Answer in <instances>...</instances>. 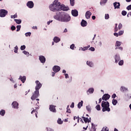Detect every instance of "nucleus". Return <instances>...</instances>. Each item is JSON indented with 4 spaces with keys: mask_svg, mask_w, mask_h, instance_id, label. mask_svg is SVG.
Masks as SVG:
<instances>
[{
    "mask_svg": "<svg viewBox=\"0 0 131 131\" xmlns=\"http://www.w3.org/2000/svg\"><path fill=\"white\" fill-rule=\"evenodd\" d=\"M90 47H91V46L90 45H89L87 47L81 48V50H82V51H86L90 48Z\"/></svg>",
    "mask_w": 131,
    "mask_h": 131,
    "instance_id": "cd10ccee",
    "label": "nucleus"
},
{
    "mask_svg": "<svg viewBox=\"0 0 131 131\" xmlns=\"http://www.w3.org/2000/svg\"><path fill=\"white\" fill-rule=\"evenodd\" d=\"M35 83L36 84V85L35 86V90L36 91H39V89L42 86L41 83H40L39 81H38V80H36L35 81Z\"/></svg>",
    "mask_w": 131,
    "mask_h": 131,
    "instance_id": "0eeeda50",
    "label": "nucleus"
},
{
    "mask_svg": "<svg viewBox=\"0 0 131 131\" xmlns=\"http://www.w3.org/2000/svg\"><path fill=\"white\" fill-rule=\"evenodd\" d=\"M101 107H102V112H105L107 111V112H110V104L108 101H102L101 103Z\"/></svg>",
    "mask_w": 131,
    "mask_h": 131,
    "instance_id": "7ed1b4c3",
    "label": "nucleus"
},
{
    "mask_svg": "<svg viewBox=\"0 0 131 131\" xmlns=\"http://www.w3.org/2000/svg\"><path fill=\"white\" fill-rule=\"evenodd\" d=\"M57 123L58 124H62L63 123V121H61L60 118H59L57 120Z\"/></svg>",
    "mask_w": 131,
    "mask_h": 131,
    "instance_id": "473e14b6",
    "label": "nucleus"
},
{
    "mask_svg": "<svg viewBox=\"0 0 131 131\" xmlns=\"http://www.w3.org/2000/svg\"><path fill=\"white\" fill-rule=\"evenodd\" d=\"M120 46H121V43L120 41H117L116 42L115 47H120Z\"/></svg>",
    "mask_w": 131,
    "mask_h": 131,
    "instance_id": "c756f323",
    "label": "nucleus"
},
{
    "mask_svg": "<svg viewBox=\"0 0 131 131\" xmlns=\"http://www.w3.org/2000/svg\"><path fill=\"white\" fill-rule=\"evenodd\" d=\"M32 28H33V29H37V27H36V26H33V27H32Z\"/></svg>",
    "mask_w": 131,
    "mask_h": 131,
    "instance_id": "338daca9",
    "label": "nucleus"
},
{
    "mask_svg": "<svg viewBox=\"0 0 131 131\" xmlns=\"http://www.w3.org/2000/svg\"><path fill=\"white\" fill-rule=\"evenodd\" d=\"M60 7V2L58 0L54 1L53 4L49 6V9L52 12H58Z\"/></svg>",
    "mask_w": 131,
    "mask_h": 131,
    "instance_id": "f03ea898",
    "label": "nucleus"
},
{
    "mask_svg": "<svg viewBox=\"0 0 131 131\" xmlns=\"http://www.w3.org/2000/svg\"><path fill=\"white\" fill-rule=\"evenodd\" d=\"M114 35L115 36H116V37H118V35H119V34L117 33H114Z\"/></svg>",
    "mask_w": 131,
    "mask_h": 131,
    "instance_id": "680f3d73",
    "label": "nucleus"
},
{
    "mask_svg": "<svg viewBox=\"0 0 131 131\" xmlns=\"http://www.w3.org/2000/svg\"><path fill=\"white\" fill-rule=\"evenodd\" d=\"M86 64H87V65H88V66H90V67H94V63H93V62H92L91 61H87Z\"/></svg>",
    "mask_w": 131,
    "mask_h": 131,
    "instance_id": "4be33fe9",
    "label": "nucleus"
},
{
    "mask_svg": "<svg viewBox=\"0 0 131 131\" xmlns=\"http://www.w3.org/2000/svg\"><path fill=\"white\" fill-rule=\"evenodd\" d=\"M16 28H17V30H16V31L18 32V31H20V29H21V25H18L16 26Z\"/></svg>",
    "mask_w": 131,
    "mask_h": 131,
    "instance_id": "4c0bfd02",
    "label": "nucleus"
},
{
    "mask_svg": "<svg viewBox=\"0 0 131 131\" xmlns=\"http://www.w3.org/2000/svg\"><path fill=\"white\" fill-rule=\"evenodd\" d=\"M92 19L93 20H95L96 19V16L95 15L92 16Z\"/></svg>",
    "mask_w": 131,
    "mask_h": 131,
    "instance_id": "69168bd1",
    "label": "nucleus"
},
{
    "mask_svg": "<svg viewBox=\"0 0 131 131\" xmlns=\"http://www.w3.org/2000/svg\"><path fill=\"white\" fill-rule=\"evenodd\" d=\"M127 14V12L126 11L123 10L122 11V16H125Z\"/></svg>",
    "mask_w": 131,
    "mask_h": 131,
    "instance_id": "ea45409f",
    "label": "nucleus"
},
{
    "mask_svg": "<svg viewBox=\"0 0 131 131\" xmlns=\"http://www.w3.org/2000/svg\"><path fill=\"white\" fill-rule=\"evenodd\" d=\"M108 128L106 127L105 128H103L101 131H108Z\"/></svg>",
    "mask_w": 131,
    "mask_h": 131,
    "instance_id": "bf43d9fd",
    "label": "nucleus"
},
{
    "mask_svg": "<svg viewBox=\"0 0 131 131\" xmlns=\"http://www.w3.org/2000/svg\"><path fill=\"white\" fill-rule=\"evenodd\" d=\"M38 108L36 107L35 110L33 108V110L31 112V114H33V113H35V116L36 117V118H37V114H38Z\"/></svg>",
    "mask_w": 131,
    "mask_h": 131,
    "instance_id": "ddd939ff",
    "label": "nucleus"
},
{
    "mask_svg": "<svg viewBox=\"0 0 131 131\" xmlns=\"http://www.w3.org/2000/svg\"><path fill=\"white\" fill-rule=\"evenodd\" d=\"M39 60H40L41 63H46V57L42 55L39 56Z\"/></svg>",
    "mask_w": 131,
    "mask_h": 131,
    "instance_id": "4468645a",
    "label": "nucleus"
},
{
    "mask_svg": "<svg viewBox=\"0 0 131 131\" xmlns=\"http://www.w3.org/2000/svg\"><path fill=\"white\" fill-rule=\"evenodd\" d=\"M124 89H125V88H124V87L121 86L120 88L121 92H124Z\"/></svg>",
    "mask_w": 131,
    "mask_h": 131,
    "instance_id": "13d9d810",
    "label": "nucleus"
},
{
    "mask_svg": "<svg viewBox=\"0 0 131 131\" xmlns=\"http://www.w3.org/2000/svg\"><path fill=\"white\" fill-rule=\"evenodd\" d=\"M67 113H71V110H70V108H69V105L67 106Z\"/></svg>",
    "mask_w": 131,
    "mask_h": 131,
    "instance_id": "e433bc0d",
    "label": "nucleus"
},
{
    "mask_svg": "<svg viewBox=\"0 0 131 131\" xmlns=\"http://www.w3.org/2000/svg\"><path fill=\"white\" fill-rule=\"evenodd\" d=\"M19 104L16 101H14L12 103V106L14 109H18V106Z\"/></svg>",
    "mask_w": 131,
    "mask_h": 131,
    "instance_id": "2eb2a0df",
    "label": "nucleus"
},
{
    "mask_svg": "<svg viewBox=\"0 0 131 131\" xmlns=\"http://www.w3.org/2000/svg\"><path fill=\"white\" fill-rule=\"evenodd\" d=\"M82 105H83V101H81V102H79L78 104V108L79 109H80V108H81V107H82Z\"/></svg>",
    "mask_w": 131,
    "mask_h": 131,
    "instance_id": "5701e85b",
    "label": "nucleus"
},
{
    "mask_svg": "<svg viewBox=\"0 0 131 131\" xmlns=\"http://www.w3.org/2000/svg\"><path fill=\"white\" fill-rule=\"evenodd\" d=\"M110 95L108 94H105L103 95L102 100H103V101H108V99H110Z\"/></svg>",
    "mask_w": 131,
    "mask_h": 131,
    "instance_id": "1a4fd4ad",
    "label": "nucleus"
},
{
    "mask_svg": "<svg viewBox=\"0 0 131 131\" xmlns=\"http://www.w3.org/2000/svg\"><path fill=\"white\" fill-rule=\"evenodd\" d=\"M124 32L123 31H120L118 33V34L119 36L122 35V34H123Z\"/></svg>",
    "mask_w": 131,
    "mask_h": 131,
    "instance_id": "09e8293b",
    "label": "nucleus"
},
{
    "mask_svg": "<svg viewBox=\"0 0 131 131\" xmlns=\"http://www.w3.org/2000/svg\"><path fill=\"white\" fill-rule=\"evenodd\" d=\"M96 109H97L98 111H100V110H101V106L99 104H97L96 106Z\"/></svg>",
    "mask_w": 131,
    "mask_h": 131,
    "instance_id": "2f4dec72",
    "label": "nucleus"
},
{
    "mask_svg": "<svg viewBox=\"0 0 131 131\" xmlns=\"http://www.w3.org/2000/svg\"><path fill=\"white\" fill-rule=\"evenodd\" d=\"M119 65L120 66H122V65H123V60H120L119 62Z\"/></svg>",
    "mask_w": 131,
    "mask_h": 131,
    "instance_id": "c03bdc74",
    "label": "nucleus"
},
{
    "mask_svg": "<svg viewBox=\"0 0 131 131\" xmlns=\"http://www.w3.org/2000/svg\"><path fill=\"white\" fill-rule=\"evenodd\" d=\"M126 9H127V10H128V11H129V10H131V5L128 6L126 7Z\"/></svg>",
    "mask_w": 131,
    "mask_h": 131,
    "instance_id": "5fc2aeb1",
    "label": "nucleus"
},
{
    "mask_svg": "<svg viewBox=\"0 0 131 131\" xmlns=\"http://www.w3.org/2000/svg\"><path fill=\"white\" fill-rule=\"evenodd\" d=\"M117 49H119V50H120L121 51H122V50H123V48L122 47H120L119 48L116 47L115 48V50H117Z\"/></svg>",
    "mask_w": 131,
    "mask_h": 131,
    "instance_id": "4d7b16f0",
    "label": "nucleus"
},
{
    "mask_svg": "<svg viewBox=\"0 0 131 131\" xmlns=\"http://www.w3.org/2000/svg\"><path fill=\"white\" fill-rule=\"evenodd\" d=\"M26 36H30L31 35V32H28L25 34Z\"/></svg>",
    "mask_w": 131,
    "mask_h": 131,
    "instance_id": "8fccbe9b",
    "label": "nucleus"
},
{
    "mask_svg": "<svg viewBox=\"0 0 131 131\" xmlns=\"http://www.w3.org/2000/svg\"><path fill=\"white\" fill-rule=\"evenodd\" d=\"M112 104L114 105H116V104H117V100L113 99L112 100Z\"/></svg>",
    "mask_w": 131,
    "mask_h": 131,
    "instance_id": "7c9ffc66",
    "label": "nucleus"
},
{
    "mask_svg": "<svg viewBox=\"0 0 131 131\" xmlns=\"http://www.w3.org/2000/svg\"><path fill=\"white\" fill-rule=\"evenodd\" d=\"M25 49H26V46H25V45H23L20 47L21 51H24V50H25Z\"/></svg>",
    "mask_w": 131,
    "mask_h": 131,
    "instance_id": "58836bf2",
    "label": "nucleus"
},
{
    "mask_svg": "<svg viewBox=\"0 0 131 131\" xmlns=\"http://www.w3.org/2000/svg\"><path fill=\"white\" fill-rule=\"evenodd\" d=\"M86 25H88V23L86 22V21H85L84 19H82L81 22V26L82 27H85Z\"/></svg>",
    "mask_w": 131,
    "mask_h": 131,
    "instance_id": "a211bd4d",
    "label": "nucleus"
},
{
    "mask_svg": "<svg viewBox=\"0 0 131 131\" xmlns=\"http://www.w3.org/2000/svg\"><path fill=\"white\" fill-rule=\"evenodd\" d=\"M69 7L65 6V5H61V4H59V11H69Z\"/></svg>",
    "mask_w": 131,
    "mask_h": 131,
    "instance_id": "423d86ee",
    "label": "nucleus"
},
{
    "mask_svg": "<svg viewBox=\"0 0 131 131\" xmlns=\"http://www.w3.org/2000/svg\"><path fill=\"white\" fill-rule=\"evenodd\" d=\"M79 120H80V122H82V123H84L83 120H82V118H79Z\"/></svg>",
    "mask_w": 131,
    "mask_h": 131,
    "instance_id": "e2e57ef3",
    "label": "nucleus"
},
{
    "mask_svg": "<svg viewBox=\"0 0 131 131\" xmlns=\"http://www.w3.org/2000/svg\"><path fill=\"white\" fill-rule=\"evenodd\" d=\"M74 48H75V45L74 44L71 45L70 49H71V50H74Z\"/></svg>",
    "mask_w": 131,
    "mask_h": 131,
    "instance_id": "a18cd8bd",
    "label": "nucleus"
},
{
    "mask_svg": "<svg viewBox=\"0 0 131 131\" xmlns=\"http://www.w3.org/2000/svg\"><path fill=\"white\" fill-rule=\"evenodd\" d=\"M107 2H108V0H101L100 2V5H105Z\"/></svg>",
    "mask_w": 131,
    "mask_h": 131,
    "instance_id": "c85d7f7f",
    "label": "nucleus"
},
{
    "mask_svg": "<svg viewBox=\"0 0 131 131\" xmlns=\"http://www.w3.org/2000/svg\"><path fill=\"white\" fill-rule=\"evenodd\" d=\"M85 16L86 19H90L92 16V13L90 11H88L86 12Z\"/></svg>",
    "mask_w": 131,
    "mask_h": 131,
    "instance_id": "f3484780",
    "label": "nucleus"
},
{
    "mask_svg": "<svg viewBox=\"0 0 131 131\" xmlns=\"http://www.w3.org/2000/svg\"><path fill=\"white\" fill-rule=\"evenodd\" d=\"M14 53H18V46H15L14 48Z\"/></svg>",
    "mask_w": 131,
    "mask_h": 131,
    "instance_id": "a19ab883",
    "label": "nucleus"
},
{
    "mask_svg": "<svg viewBox=\"0 0 131 131\" xmlns=\"http://www.w3.org/2000/svg\"><path fill=\"white\" fill-rule=\"evenodd\" d=\"M109 18V14H105V19L107 20V19Z\"/></svg>",
    "mask_w": 131,
    "mask_h": 131,
    "instance_id": "3c124183",
    "label": "nucleus"
},
{
    "mask_svg": "<svg viewBox=\"0 0 131 131\" xmlns=\"http://www.w3.org/2000/svg\"><path fill=\"white\" fill-rule=\"evenodd\" d=\"M56 74L55 72H52V76L54 77L55 76V75Z\"/></svg>",
    "mask_w": 131,
    "mask_h": 131,
    "instance_id": "774afa93",
    "label": "nucleus"
},
{
    "mask_svg": "<svg viewBox=\"0 0 131 131\" xmlns=\"http://www.w3.org/2000/svg\"><path fill=\"white\" fill-rule=\"evenodd\" d=\"M27 6L29 8V9H32V8H33V7H34V4L33 3V2L32 1H29L27 3Z\"/></svg>",
    "mask_w": 131,
    "mask_h": 131,
    "instance_id": "9b49d317",
    "label": "nucleus"
},
{
    "mask_svg": "<svg viewBox=\"0 0 131 131\" xmlns=\"http://www.w3.org/2000/svg\"><path fill=\"white\" fill-rule=\"evenodd\" d=\"M69 77L68 74H65V78H68Z\"/></svg>",
    "mask_w": 131,
    "mask_h": 131,
    "instance_id": "0e129e2a",
    "label": "nucleus"
},
{
    "mask_svg": "<svg viewBox=\"0 0 131 131\" xmlns=\"http://www.w3.org/2000/svg\"><path fill=\"white\" fill-rule=\"evenodd\" d=\"M54 18L58 21H60V22H69L71 20V16L66 12H59L58 14L54 16Z\"/></svg>",
    "mask_w": 131,
    "mask_h": 131,
    "instance_id": "f257e3e1",
    "label": "nucleus"
},
{
    "mask_svg": "<svg viewBox=\"0 0 131 131\" xmlns=\"http://www.w3.org/2000/svg\"><path fill=\"white\" fill-rule=\"evenodd\" d=\"M71 108H74V102H72L71 105L70 106Z\"/></svg>",
    "mask_w": 131,
    "mask_h": 131,
    "instance_id": "052dcab7",
    "label": "nucleus"
},
{
    "mask_svg": "<svg viewBox=\"0 0 131 131\" xmlns=\"http://www.w3.org/2000/svg\"><path fill=\"white\" fill-rule=\"evenodd\" d=\"M5 114H6V111L4 110H1L0 111V115L2 116H4Z\"/></svg>",
    "mask_w": 131,
    "mask_h": 131,
    "instance_id": "a878e982",
    "label": "nucleus"
},
{
    "mask_svg": "<svg viewBox=\"0 0 131 131\" xmlns=\"http://www.w3.org/2000/svg\"><path fill=\"white\" fill-rule=\"evenodd\" d=\"M54 42H59L61 39L58 37H55L53 39Z\"/></svg>",
    "mask_w": 131,
    "mask_h": 131,
    "instance_id": "b1692460",
    "label": "nucleus"
},
{
    "mask_svg": "<svg viewBox=\"0 0 131 131\" xmlns=\"http://www.w3.org/2000/svg\"><path fill=\"white\" fill-rule=\"evenodd\" d=\"M75 119H77V122L78 123H79V116H75L74 117V120H75Z\"/></svg>",
    "mask_w": 131,
    "mask_h": 131,
    "instance_id": "c9c22d12",
    "label": "nucleus"
},
{
    "mask_svg": "<svg viewBox=\"0 0 131 131\" xmlns=\"http://www.w3.org/2000/svg\"><path fill=\"white\" fill-rule=\"evenodd\" d=\"M11 30H12V31H14V30H15L16 29V27H15L14 26H12L11 27Z\"/></svg>",
    "mask_w": 131,
    "mask_h": 131,
    "instance_id": "603ef678",
    "label": "nucleus"
},
{
    "mask_svg": "<svg viewBox=\"0 0 131 131\" xmlns=\"http://www.w3.org/2000/svg\"><path fill=\"white\" fill-rule=\"evenodd\" d=\"M49 110L54 113H56V112H57V110H56V106L55 105H50L49 106Z\"/></svg>",
    "mask_w": 131,
    "mask_h": 131,
    "instance_id": "9d476101",
    "label": "nucleus"
},
{
    "mask_svg": "<svg viewBox=\"0 0 131 131\" xmlns=\"http://www.w3.org/2000/svg\"><path fill=\"white\" fill-rule=\"evenodd\" d=\"M13 19H15V18H18V15H17V13H16L14 15H11V18L13 19Z\"/></svg>",
    "mask_w": 131,
    "mask_h": 131,
    "instance_id": "37998d69",
    "label": "nucleus"
},
{
    "mask_svg": "<svg viewBox=\"0 0 131 131\" xmlns=\"http://www.w3.org/2000/svg\"><path fill=\"white\" fill-rule=\"evenodd\" d=\"M19 79L22 81L23 83H24L25 82V81L26 80V76H24L22 77V76H20Z\"/></svg>",
    "mask_w": 131,
    "mask_h": 131,
    "instance_id": "412c9836",
    "label": "nucleus"
},
{
    "mask_svg": "<svg viewBox=\"0 0 131 131\" xmlns=\"http://www.w3.org/2000/svg\"><path fill=\"white\" fill-rule=\"evenodd\" d=\"M38 97H39V91L35 90L31 97V99L32 101H34V100L37 99Z\"/></svg>",
    "mask_w": 131,
    "mask_h": 131,
    "instance_id": "20e7f679",
    "label": "nucleus"
},
{
    "mask_svg": "<svg viewBox=\"0 0 131 131\" xmlns=\"http://www.w3.org/2000/svg\"><path fill=\"white\" fill-rule=\"evenodd\" d=\"M112 99H115L116 98V94H113L112 96Z\"/></svg>",
    "mask_w": 131,
    "mask_h": 131,
    "instance_id": "6e6d98bb",
    "label": "nucleus"
},
{
    "mask_svg": "<svg viewBox=\"0 0 131 131\" xmlns=\"http://www.w3.org/2000/svg\"><path fill=\"white\" fill-rule=\"evenodd\" d=\"M114 31H115V32H117V31H118V28H117V24H115Z\"/></svg>",
    "mask_w": 131,
    "mask_h": 131,
    "instance_id": "79ce46f5",
    "label": "nucleus"
},
{
    "mask_svg": "<svg viewBox=\"0 0 131 131\" xmlns=\"http://www.w3.org/2000/svg\"><path fill=\"white\" fill-rule=\"evenodd\" d=\"M53 71H54V72H55V73H57V72H59V71H60V70H61V68H60V67L58 66H54L53 67Z\"/></svg>",
    "mask_w": 131,
    "mask_h": 131,
    "instance_id": "6e6552de",
    "label": "nucleus"
},
{
    "mask_svg": "<svg viewBox=\"0 0 131 131\" xmlns=\"http://www.w3.org/2000/svg\"><path fill=\"white\" fill-rule=\"evenodd\" d=\"M82 118H83V119L85 123H88H88L91 122V118H90L89 119L88 118H85L84 117H82Z\"/></svg>",
    "mask_w": 131,
    "mask_h": 131,
    "instance_id": "6ab92c4d",
    "label": "nucleus"
},
{
    "mask_svg": "<svg viewBox=\"0 0 131 131\" xmlns=\"http://www.w3.org/2000/svg\"><path fill=\"white\" fill-rule=\"evenodd\" d=\"M72 15L74 17H77L78 16V11L77 10L75 9V10H72Z\"/></svg>",
    "mask_w": 131,
    "mask_h": 131,
    "instance_id": "f8f14e48",
    "label": "nucleus"
},
{
    "mask_svg": "<svg viewBox=\"0 0 131 131\" xmlns=\"http://www.w3.org/2000/svg\"><path fill=\"white\" fill-rule=\"evenodd\" d=\"M89 93L90 94H93L94 93V88H90L87 91V94L89 95Z\"/></svg>",
    "mask_w": 131,
    "mask_h": 131,
    "instance_id": "393cba45",
    "label": "nucleus"
},
{
    "mask_svg": "<svg viewBox=\"0 0 131 131\" xmlns=\"http://www.w3.org/2000/svg\"><path fill=\"white\" fill-rule=\"evenodd\" d=\"M23 53L25 54V55H29V52H27L26 51H24L23 52Z\"/></svg>",
    "mask_w": 131,
    "mask_h": 131,
    "instance_id": "864d4df0",
    "label": "nucleus"
},
{
    "mask_svg": "<svg viewBox=\"0 0 131 131\" xmlns=\"http://www.w3.org/2000/svg\"><path fill=\"white\" fill-rule=\"evenodd\" d=\"M121 28H122V24H121V23H120L118 25V29L119 30H120V29H121Z\"/></svg>",
    "mask_w": 131,
    "mask_h": 131,
    "instance_id": "49530a36",
    "label": "nucleus"
},
{
    "mask_svg": "<svg viewBox=\"0 0 131 131\" xmlns=\"http://www.w3.org/2000/svg\"><path fill=\"white\" fill-rule=\"evenodd\" d=\"M86 110H88V111L89 112H91V111H92V108H91V106H86Z\"/></svg>",
    "mask_w": 131,
    "mask_h": 131,
    "instance_id": "72a5a7b5",
    "label": "nucleus"
},
{
    "mask_svg": "<svg viewBox=\"0 0 131 131\" xmlns=\"http://www.w3.org/2000/svg\"><path fill=\"white\" fill-rule=\"evenodd\" d=\"M70 1L71 6L73 7V6H74L75 5L74 0H70Z\"/></svg>",
    "mask_w": 131,
    "mask_h": 131,
    "instance_id": "f704fd0d",
    "label": "nucleus"
},
{
    "mask_svg": "<svg viewBox=\"0 0 131 131\" xmlns=\"http://www.w3.org/2000/svg\"><path fill=\"white\" fill-rule=\"evenodd\" d=\"M114 6L115 9H119V7H120V3L115 2L114 3Z\"/></svg>",
    "mask_w": 131,
    "mask_h": 131,
    "instance_id": "aec40b11",
    "label": "nucleus"
},
{
    "mask_svg": "<svg viewBox=\"0 0 131 131\" xmlns=\"http://www.w3.org/2000/svg\"><path fill=\"white\" fill-rule=\"evenodd\" d=\"M115 62L116 63H118V62H119V61H120V56H119V55L116 54L115 57Z\"/></svg>",
    "mask_w": 131,
    "mask_h": 131,
    "instance_id": "dca6fc26",
    "label": "nucleus"
},
{
    "mask_svg": "<svg viewBox=\"0 0 131 131\" xmlns=\"http://www.w3.org/2000/svg\"><path fill=\"white\" fill-rule=\"evenodd\" d=\"M8 14V11L5 9L0 10V17L2 18L6 17V15Z\"/></svg>",
    "mask_w": 131,
    "mask_h": 131,
    "instance_id": "39448f33",
    "label": "nucleus"
},
{
    "mask_svg": "<svg viewBox=\"0 0 131 131\" xmlns=\"http://www.w3.org/2000/svg\"><path fill=\"white\" fill-rule=\"evenodd\" d=\"M15 22H16V23L17 24H21L22 20H21V19H14Z\"/></svg>",
    "mask_w": 131,
    "mask_h": 131,
    "instance_id": "bb28decb",
    "label": "nucleus"
},
{
    "mask_svg": "<svg viewBox=\"0 0 131 131\" xmlns=\"http://www.w3.org/2000/svg\"><path fill=\"white\" fill-rule=\"evenodd\" d=\"M89 50V51H91V52H95V48L94 47H91Z\"/></svg>",
    "mask_w": 131,
    "mask_h": 131,
    "instance_id": "de8ad7c7",
    "label": "nucleus"
}]
</instances>
